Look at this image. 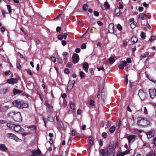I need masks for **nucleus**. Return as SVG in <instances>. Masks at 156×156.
<instances>
[{
    "label": "nucleus",
    "instance_id": "nucleus-42",
    "mask_svg": "<svg viewBox=\"0 0 156 156\" xmlns=\"http://www.w3.org/2000/svg\"><path fill=\"white\" fill-rule=\"evenodd\" d=\"M70 83H68L67 86V89L68 90H71L73 87V85H70Z\"/></svg>",
    "mask_w": 156,
    "mask_h": 156
},
{
    "label": "nucleus",
    "instance_id": "nucleus-56",
    "mask_svg": "<svg viewBox=\"0 0 156 156\" xmlns=\"http://www.w3.org/2000/svg\"><path fill=\"white\" fill-rule=\"evenodd\" d=\"M58 38L60 40H62L63 38V37L62 35H59L58 36Z\"/></svg>",
    "mask_w": 156,
    "mask_h": 156
},
{
    "label": "nucleus",
    "instance_id": "nucleus-57",
    "mask_svg": "<svg viewBox=\"0 0 156 156\" xmlns=\"http://www.w3.org/2000/svg\"><path fill=\"white\" fill-rule=\"evenodd\" d=\"M51 60L54 62H55L56 61V58L55 57L52 56L51 57Z\"/></svg>",
    "mask_w": 156,
    "mask_h": 156
},
{
    "label": "nucleus",
    "instance_id": "nucleus-52",
    "mask_svg": "<svg viewBox=\"0 0 156 156\" xmlns=\"http://www.w3.org/2000/svg\"><path fill=\"white\" fill-rule=\"evenodd\" d=\"M80 75L82 78H83L84 77V73L81 71L80 73Z\"/></svg>",
    "mask_w": 156,
    "mask_h": 156
},
{
    "label": "nucleus",
    "instance_id": "nucleus-9",
    "mask_svg": "<svg viewBox=\"0 0 156 156\" xmlns=\"http://www.w3.org/2000/svg\"><path fill=\"white\" fill-rule=\"evenodd\" d=\"M16 132L20 133L23 132L24 130L22 128L21 126L18 125H15L13 129Z\"/></svg>",
    "mask_w": 156,
    "mask_h": 156
},
{
    "label": "nucleus",
    "instance_id": "nucleus-39",
    "mask_svg": "<svg viewBox=\"0 0 156 156\" xmlns=\"http://www.w3.org/2000/svg\"><path fill=\"white\" fill-rule=\"evenodd\" d=\"M140 36L142 39H145L146 37L145 33L143 31L141 32L140 34Z\"/></svg>",
    "mask_w": 156,
    "mask_h": 156
},
{
    "label": "nucleus",
    "instance_id": "nucleus-14",
    "mask_svg": "<svg viewBox=\"0 0 156 156\" xmlns=\"http://www.w3.org/2000/svg\"><path fill=\"white\" fill-rule=\"evenodd\" d=\"M88 138L89 140V143L88 145L89 150H90L93 144L94 139L93 137L91 136H89L88 137Z\"/></svg>",
    "mask_w": 156,
    "mask_h": 156
},
{
    "label": "nucleus",
    "instance_id": "nucleus-46",
    "mask_svg": "<svg viewBox=\"0 0 156 156\" xmlns=\"http://www.w3.org/2000/svg\"><path fill=\"white\" fill-rule=\"evenodd\" d=\"M77 134L76 130L74 129H73L72 132V135L73 136H75Z\"/></svg>",
    "mask_w": 156,
    "mask_h": 156
},
{
    "label": "nucleus",
    "instance_id": "nucleus-63",
    "mask_svg": "<svg viewBox=\"0 0 156 156\" xmlns=\"http://www.w3.org/2000/svg\"><path fill=\"white\" fill-rule=\"evenodd\" d=\"M154 37L153 36H151V38L149 39V41L152 42V41H153L154 40Z\"/></svg>",
    "mask_w": 156,
    "mask_h": 156
},
{
    "label": "nucleus",
    "instance_id": "nucleus-48",
    "mask_svg": "<svg viewBox=\"0 0 156 156\" xmlns=\"http://www.w3.org/2000/svg\"><path fill=\"white\" fill-rule=\"evenodd\" d=\"M124 154L123 152H118L117 154V156H124Z\"/></svg>",
    "mask_w": 156,
    "mask_h": 156
},
{
    "label": "nucleus",
    "instance_id": "nucleus-13",
    "mask_svg": "<svg viewBox=\"0 0 156 156\" xmlns=\"http://www.w3.org/2000/svg\"><path fill=\"white\" fill-rule=\"evenodd\" d=\"M136 138V136L133 135H130L127 138L129 143L133 142L135 140Z\"/></svg>",
    "mask_w": 156,
    "mask_h": 156
},
{
    "label": "nucleus",
    "instance_id": "nucleus-1",
    "mask_svg": "<svg viewBox=\"0 0 156 156\" xmlns=\"http://www.w3.org/2000/svg\"><path fill=\"white\" fill-rule=\"evenodd\" d=\"M115 147L114 143H110L106 150L101 149L100 151V153L103 156H107L112 153Z\"/></svg>",
    "mask_w": 156,
    "mask_h": 156
},
{
    "label": "nucleus",
    "instance_id": "nucleus-36",
    "mask_svg": "<svg viewBox=\"0 0 156 156\" xmlns=\"http://www.w3.org/2000/svg\"><path fill=\"white\" fill-rule=\"evenodd\" d=\"M16 68L19 69H21V66L20 65V62L19 61H17L16 63Z\"/></svg>",
    "mask_w": 156,
    "mask_h": 156
},
{
    "label": "nucleus",
    "instance_id": "nucleus-17",
    "mask_svg": "<svg viewBox=\"0 0 156 156\" xmlns=\"http://www.w3.org/2000/svg\"><path fill=\"white\" fill-rule=\"evenodd\" d=\"M138 95L140 98H141V97H145V94L143 89H140L139 90Z\"/></svg>",
    "mask_w": 156,
    "mask_h": 156
},
{
    "label": "nucleus",
    "instance_id": "nucleus-6",
    "mask_svg": "<svg viewBox=\"0 0 156 156\" xmlns=\"http://www.w3.org/2000/svg\"><path fill=\"white\" fill-rule=\"evenodd\" d=\"M80 58L78 55L76 53H74L72 57V62L74 64L77 63L79 60Z\"/></svg>",
    "mask_w": 156,
    "mask_h": 156
},
{
    "label": "nucleus",
    "instance_id": "nucleus-37",
    "mask_svg": "<svg viewBox=\"0 0 156 156\" xmlns=\"http://www.w3.org/2000/svg\"><path fill=\"white\" fill-rule=\"evenodd\" d=\"M94 101L92 100H91L90 101V103H89L90 107H93L94 106Z\"/></svg>",
    "mask_w": 156,
    "mask_h": 156
},
{
    "label": "nucleus",
    "instance_id": "nucleus-31",
    "mask_svg": "<svg viewBox=\"0 0 156 156\" xmlns=\"http://www.w3.org/2000/svg\"><path fill=\"white\" fill-rule=\"evenodd\" d=\"M137 24V23L135 22H133L132 23L130 24V27L132 28H134L136 26Z\"/></svg>",
    "mask_w": 156,
    "mask_h": 156
},
{
    "label": "nucleus",
    "instance_id": "nucleus-10",
    "mask_svg": "<svg viewBox=\"0 0 156 156\" xmlns=\"http://www.w3.org/2000/svg\"><path fill=\"white\" fill-rule=\"evenodd\" d=\"M149 93L150 98H154L156 96V89L153 88L149 89Z\"/></svg>",
    "mask_w": 156,
    "mask_h": 156
},
{
    "label": "nucleus",
    "instance_id": "nucleus-32",
    "mask_svg": "<svg viewBox=\"0 0 156 156\" xmlns=\"http://www.w3.org/2000/svg\"><path fill=\"white\" fill-rule=\"evenodd\" d=\"M88 7V5L87 4H84L83 6V10L84 11H86L87 10V8Z\"/></svg>",
    "mask_w": 156,
    "mask_h": 156
},
{
    "label": "nucleus",
    "instance_id": "nucleus-22",
    "mask_svg": "<svg viewBox=\"0 0 156 156\" xmlns=\"http://www.w3.org/2000/svg\"><path fill=\"white\" fill-rule=\"evenodd\" d=\"M131 40L133 43L134 44L137 42L138 39L136 36L133 35L131 38Z\"/></svg>",
    "mask_w": 156,
    "mask_h": 156
},
{
    "label": "nucleus",
    "instance_id": "nucleus-23",
    "mask_svg": "<svg viewBox=\"0 0 156 156\" xmlns=\"http://www.w3.org/2000/svg\"><path fill=\"white\" fill-rule=\"evenodd\" d=\"M147 77L148 78V79L151 82L154 83H155L156 82V80L154 79V78L150 75H147Z\"/></svg>",
    "mask_w": 156,
    "mask_h": 156
},
{
    "label": "nucleus",
    "instance_id": "nucleus-51",
    "mask_svg": "<svg viewBox=\"0 0 156 156\" xmlns=\"http://www.w3.org/2000/svg\"><path fill=\"white\" fill-rule=\"evenodd\" d=\"M94 15L96 16H99V13L97 11H94Z\"/></svg>",
    "mask_w": 156,
    "mask_h": 156
},
{
    "label": "nucleus",
    "instance_id": "nucleus-15",
    "mask_svg": "<svg viewBox=\"0 0 156 156\" xmlns=\"http://www.w3.org/2000/svg\"><path fill=\"white\" fill-rule=\"evenodd\" d=\"M7 81L9 83L14 84V83L18 82V79L17 78H11L9 79H8Z\"/></svg>",
    "mask_w": 156,
    "mask_h": 156
},
{
    "label": "nucleus",
    "instance_id": "nucleus-59",
    "mask_svg": "<svg viewBox=\"0 0 156 156\" xmlns=\"http://www.w3.org/2000/svg\"><path fill=\"white\" fill-rule=\"evenodd\" d=\"M72 66V64L70 62H68L66 64V67L68 68H70Z\"/></svg>",
    "mask_w": 156,
    "mask_h": 156
},
{
    "label": "nucleus",
    "instance_id": "nucleus-4",
    "mask_svg": "<svg viewBox=\"0 0 156 156\" xmlns=\"http://www.w3.org/2000/svg\"><path fill=\"white\" fill-rule=\"evenodd\" d=\"M150 123V121L145 118H139L137 121V125L142 127H146Z\"/></svg>",
    "mask_w": 156,
    "mask_h": 156
},
{
    "label": "nucleus",
    "instance_id": "nucleus-40",
    "mask_svg": "<svg viewBox=\"0 0 156 156\" xmlns=\"http://www.w3.org/2000/svg\"><path fill=\"white\" fill-rule=\"evenodd\" d=\"M97 69L99 71H100L101 70H102L103 71H104L105 70L104 67L102 66H98L97 67Z\"/></svg>",
    "mask_w": 156,
    "mask_h": 156
},
{
    "label": "nucleus",
    "instance_id": "nucleus-41",
    "mask_svg": "<svg viewBox=\"0 0 156 156\" xmlns=\"http://www.w3.org/2000/svg\"><path fill=\"white\" fill-rule=\"evenodd\" d=\"M149 55V53L147 52H145L144 54L141 55V56L143 58H145L147 57Z\"/></svg>",
    "mask_w": 156,
    "mask_h": 156
},
{
    "label": "nucleus",
    "instance_id": "nucleus-24",
    "mask_svg": "<svg viewBox=\"0 0 156 156\" xmlns=\"http://www.w3.org/2000/svg\"><path fill=\"white\" fill-rule=\"evenodd\" d=\"M15 125L12 124V123H7V126L9 127L10 129H14V128Z\"/></svg>",
    "mask_w": 156,
    "mask_h": 156
},
{
    "label": "nucleus",
    "instance_id": "nucleus-26",
    "mask_svg": "<svg viewBox=\"0 0 156 156\" xmlns=\"http://www.w3.org/2000/svg\"><path fill=\"white\" fill-rule=\"evenodd\" d=\"M9 91V90L7 87H5L2 89L1 90H0L1 93L3 94H5L7 92H8Z\"/></svg>",
    "mask_w": 156,
    "mask_h": 156
},
{
    "label": "nucleus",
    "instance_id": "nucleus-58",
    "mask_svg": "<svg viewBox=\"0 0 156 156\" xmlns=\"http://www.w3.org/2000/svg\"><path fill=\"white\" fill-rule=\"evenodd\" d=\"M124 155L128 154L130 152V151L129 150H127L123 152Z\"/></svg>",
    "mask_w": 156,
    "mask_h": 156
},
{
    "label": "nucleus",
    "instance_id": "nucleus-12",
    "mask_svg": "<svg viewBox=\"0 0 156 156\" xmlns=\"http://www.w3.org/2000/svg\"><path fill=\"white\" fill-rule=\"evenodd\" d=\"M22 91L21 90L16 89H13V94L14 95H16V94H20L21 95H24V96H27V95H26V94H24L23 93H22ZM27 97H28V96H27Z\"/></svg>",
    "mask_w": 156,
    "mask_h": 156
},
{
    "label": "nucleus",
    "instance_id": "nucleus-55",
    "mask_svg": "<svg viewBox=\"0 0 156 156\" xmlns=\"http://www.w3.org/2000/svg\"><path fill=\"white\" fill-rule=\"evenodd\" d=\"M102 136L104 138H105L107 137V134L105 133H103L102 134Z\"/></svg>",
    "mask_w": 156,
    "mask_h": 156
},
{
    "label": "nucleus",
    "instance_id": "nucleus-54",
    "mask_svg": "<svg viewBox=\"0 0 156 156\" xmlns=\"http://www.w3.org/2000/svg\"><path fill=\"white\" fill-rule=\"evenodd\" d=\"M70 83V85H72L73 86V84L75 83V81L74 80H70L69 81L68 83Z\"/></svg>",
    "mask_w": 156,
    "mask_h": 156
},
{
    "label": "nucleus",
    "instance_id": "nucleus-53",
    "mask_svg": "<svg viewBox=\"0 0 156 156\" xmlns=\"http://www.w3.org/2000/svg\"><path fill=\"white\" fill-rule=\"evenodd\" d=\"M64 72L65 73L69 74L70 73V72L68 69H65L64 70Z\"/></svg>",
    "mask_w": 156,
    "mask_h": 156
},
{
    "label": "nucleus",
    "instance_id": "nucleus-8",
    "mask_svg": "<svg viewBox=\"0 0 156 156\" xmlns=\"http://www.w3.org/2000/svg\"><path fill=\"white\" fill-rule=\"evenodd\" d=\"M32 154L31 156H40L41 151L38 148L37 150H32L31 151Z\"/></svg>",
    "mask_w": 156,
    "mask_h": 156
},
{
    "label": "nucleus",
    "instance_id": "nucleus-38",
    "mask_svg": "<svg viewBox=\"0 0 156 156\" xmlns=\"http://www.w3.org/2000/svg\"><path fill=\"white\" fill-rule=\"evenodd\" d=\"M70 107L71 108L73 109L74 110L75 108V105L74 103H70Z\"/></svg>",
    "mask_w": 156,
    "mask_h": 156
},
{
    "label": "nucleus",
    "instance_id": "nucleus-61",
    "mask_svg": "<svg viewBox=\"0 0 156 156\" xmlns=\"http://www.w3.org/2000/svg\"><path fill=\"white\" fill-rule=\"evenodd\" d=\"M97 24L99 26H102L103 25V23L100 21H98L97 22Z\"/></svg>",
    "mask_w": 156,
    "mask_h": 156
},
{
    "label": "nucleus",
    "instance_id": "nucleus-33",
    "mask_svg": "<svg viewBox=\"0 0 156 156\" xmlns=\"http://www.w3.org/2000/svg\"><path fill=\"white\" fill-rule=\"evenodd\" d=\"M108 60L109 62L111 63H113L115 61V59L114 58L112 57H110L109 58Z\"/></svg>",
    "mask_w": 156,
    "mask_h": 156
},
{
    "label": "nucleus",
    "instance_id": "nucleus-49",
    "mask_svg": "<svg viewBox=\"0 0 156 156\" xmlns=\"http://www.w3.org/2000/svg\"><path fill=\"white\" fill-rule=\"evenodd\" d=\"M86 48V45L85 43H83L81 46V48L82 49H85Z\"/></svg>",
    "mask_w": 156,
    "mask_h": 156
},
{
    "label": "nucleus",
    "instance_id": "nucleus-19",
    "mask_svg": "<svg viewBox=\"0 0 156 156\" xmlns=\"http://www.w3.org/2000/svg\"><path fill=\"white\" fill-rule=\"evenodd\" d=\"M0 149L2 151H5L8 149V148L4 144H0Z\"/></svg>",
    "mask_w": 156,
    "mask_h": 156
},
{
    "label": "nucleus",
    "instance_id": "nucleus-25",
    "mask_svg": "<svg viewBox=\"0 0 156 156\" xmlns=\"http://www.w3.org/2000/svg\"><path fill=\"white\" fill-rule=\"evenodd\" d=\"M133 130L134 133L136 134L140 133L143 132V130H142L138 129L136 128L134 129Z\"/></svg>",
    "mask_w": 156,
    "mask_h": 156
},
{
    "label": "nucleus",
    "instance_id": "nucleus-30",
    "mask_svg": "<svg viewBox=\"0 0 156 156\" xmlns=\"http://www.w3.org/2000/svg\"><path fill=\"white\" fill-rule=\"evenodd\" d=\"M115 129V126H112L109 129V132L111 133H113Z\"/></svg>",
    "mask_w": 156,
    "mask_h": 156
},
{
    "label": "nucleus",
    "instance_id": "nucleus-60",
    "mask_svg": "<svg viewBox=\"0 0 156 156\" xmlns=\"http://www.w3.org/2000/svg\"><path fill=\"white\" fill-rule=\"evenodd\" d=\"M103 141L102 140H100L99 142V144L101 146L103 145Z\"/></svg>",
    "mask_w": 156,
    "mask_h": 156
},
{
    "label": "nucleus",
    "instance_id": "nucleus-29",
    "mask_svg": "<svg viewBox=\"0 0 156 156\" xmlns=\"http://www.w3.org/2000/svg\"><path fill=\"white\" fill-rule=\"evenodd\" d=\"M146 156H156V155L155 153L153 151H151L147 154Z\"/></svg>",
    "mask_w": 156,
    "mask_h": 156
},
{
    "label": "nucleus",
    "instance_id": "nucleus-18",
    "mask_svg": "<svg viewBox=\"0 0 156 156\" xmlns=\"http://www.w3.org/2000/svg\"><path fill=\"white\" fill-rule=\"evenodd\" d=\"M146 15L145 13H140L139 14L138 18L143 20H144V18L146 17Z\"/></svg>",
    "mask_w": 156,
    "mask_h": 156
},
{
    "label": "nucleus",
    "instance_id": "nucleus-47",
    "mask_svg": "<svg viewBox=\"0 0 156 156\" xmlns=\"http://www.w3.org/2000/svg\"><path fill=\"white\" fill-rule=\"evenodd\" d=\"M27 73L28 74H29V75H30L31 76H32V75H33V73H32L31 70L30 69H27Z\"/></svg>",
    "mask_w": 156,
    "mask_h": 156
},
{
    "label": "nucleus",
    "instance_id": "nucleus-28",
    "mask_svg": "<svg viewBox=\"0 0 156 156\" xmlns=\"http://www.w3.org/2000/svg\"><path fill=\"white\" fill-rule=\"evenodd\" d=\"M120 10L118 8H116L115 9V13L116 16H119L120 14Z\"/></svg>",
    "mask_w": 156,
    "mask_h": 156
},
{
    "label": "nucleus",
    "instance_id": "nucleus-50",
    "mask_svg": "<svg viewBox=\"0 0 156 156\" xmlns=\"http://www.w3.org/2000/svg\"><path fill=\"white\" fill-rule=\"evenodd\" d=\"M127 62L125 61H122L121 62V64H122V65L124 67V66H126V64H127Z\"/></svg>",
    "mask_w": 156,
    "mask_h": 156
},
{
    "label": "nucleus",
    "instance_id": "nucleus-34",
    "mask_svg": "<svg viewBox=\"0 0 156 156\" xmlns=\"http://www.w3.org/2000/svg\"><path fill=\"white\" fill-rule=\"evenodd\" d=\"M28 129H30L32 130H35L36 129V126L34 125H31L27 127Z\"/></svg>",
    "mask_w": 156,
    "mask_h": 156
},
{
    "label": "nucleus",
    "instance_id": "nucleus-35",
    "mask_svg": "<svg viewBox=\"0 0 156 156\" xmlns=\"http://www.w3.org/2000/svg\"><path fill=\"white\" fill-rule=\"evenodd\" d=\"M7 9L9 11V14H11L12 13L11 7L9 5H7Z\"/></svg>",
    "mask_w": 156,
    "mask_h": 156
},
{
    "label": "nucleus",
    "instance_id": "nucleus-27",
    "mask_svg": "<svg viewBox=\"0 0 156 156\" xmlns=\"http://www.w3.org/2000/svg\"><path fill=\"white\" fill-rule=\"evenodd\" d=\"M154 136V134L152 133V131L151 130L150 131L147 133V136L148 138H150Z\"/></svg>",
    "mask_w": 156,
    "mask_h": 156
},
{
    "label": "nucleus",
    "instance_id": "nucleus-62",
    "mask_svg": "<svg viewBox=\"0 0 156 156\" xmlns=\"http://www.w3.org/2000/svg\"><path fill=\"white\" fill-rule=\"evenodd\" d=\"M58 62L61 64H62V63H63V61H62V60L59 58H58Z\"/></svg>",
    "mask_w": 156,
    "mask_h": 156
},
{
    "label": "nucleus",
    "instance_id": "nucleus-3",
    "mask_svg": "<svg viewBox=\"0 0 156 156\" xmlns=\"http://www.w3.org/2000/svg\"><path fill=\"white\" fill-rule=\"evenodd\" d=\"M8 117L12 118L14 121L20 122L22 120L21 113L20 112H10L8 114Z\"/></svg>",
    "mask_w": 156,
    "mask_h": 156
},
{
    "label": "nucleus",
    "instance_id": "nucleus-16",
    "mask_svg": "<svg viewBox=\"0 0 156 156\" xmlns=\"http://www.w3.org/2000/svg\"><path fill=\"white\" fill-rule=\"evenodd\" d=\"M45 104L47 108L50 110V111L52 112H53V107L52 106H51L49 103V101H45Z\"/></svg>",
    "mask_w": 156,
    "mask_h": 156
},
{
    "label": "nucleus",
    "instance_id": "nucleus-44",
    "mask_svg": "<svg viewBox=\"0 0 156 156\" xmlns=\"http://www.w3.org/2000/svg\"><path fill=\"white\" fill-rule=\"evenodd\" d=\"M63 105L64 107H66L67 105V102L66 100L65 99V98H63Z\"/></svg>",
    "mask_w": 156,
    "mask_h": 156
},
{
    "label": "nucleus",
    "instance_id": "nucleus-7",
    "mask_svg": "<svg viewBox=\"0 0 156 156\" xmlns=\"http://www.w3.org/2000/svg\"><path fill=\"white\" fill-rule=\"evenodd\" d=\"M42 119L44 122L45 124V126H46L47 123V121H49L51 122H53V118L50 115L48 116V118L47 119L45 118L44 117H42Z\"/></svg>",
    "mask_w": 156,
    "mask_h": 156
},
{
    "label": "nucleus",
    "instance_id": "nucleus-2",
    "mask_svg": "<svg viewBox=\"0 0 156 156\" xmlns=\"http://www.w3.org/2000/svg\"><path fill=\"white\" fill-rule=\"evenodd\" d=\"M12 104L14 106L18 108H26L28 107V103L23 100L19 101L16 100L13 101Z\"/></svg>",
    "mask_w": 156,
    "mask_h": 156
},
{
    "label": "nucleus",
    "instance_id": "nucleus-21",
    "mask_svg": "<svg viewBox=\"0 0 156 156\" xmlns=\"http://www.w3.org/2000/svg\"><path fill=\"white\" fill-rule=\"evenodd\" d=\"M56 119L58 122V124L59 125V127L61 128H63L64 127L63 124L61 121L58 119L57 116H56Z\"/></svg>",
    "mask_w": 156,
    "mask_h": 156
},
{
    "label": "nucleus",
    "instance_id": "nucleus-43",
    "mask_svg": "<svg viewBox=\"0 0 156 156\" xmlns=\"http://www.w3.org/2000/svg\"><path fill=\"white\" fill-rule=\"evenodd\" d=\"M104 6L106 9H109L110 7L108 3L107 2H105Z\"/></svg>",
    "mask_w": 156,
    "mask_h": 156
},
{
    "label": "nucleus",
    "instance_id": "nucleus-5",
    "mask_svg": "<svg viewBox=\"0 0 156 156\" xmlns=\"http://www.w3.org/2000/svg\"><path fill=\"white\" fill-rule=\"evenodd\" d=\"M6 135L8 138L13 139L16 142H18L21 140V139H19L13 133H6Z\"/></svg>",
    "mask_w": 156,
    "mask_h": 156
},
{
    "label": "nucleus",
    "instance_id": "nucleus-11",
    "mask_svg": "<svg viewBox=\"0 0 156 156\" xmlns=\"http://www.w3.org/2000/svg\"><path fill=\"white\" fill-rule=\"evenodd\" d=\"M108 30L109 33H114V27L113 23H112L109 24L108 27Z\"/></svg>",
    "mask_w": 156,
    "mask_h": 156
},
{
    "label": "nucleus",
    "instance_id": "nucleus-20",
    "mask_svg": "<svg viewBox=\"0 0 156 156\" xmlns=\"http://www.w3.org/2000/svg\"><path fill=\"white\" fill-rule=\"evenodd\" d=\"M89 68V66L88 63L86 62H85L83 64V68L85 71H87Z\"/></svg>",
    "mask_w": 156,
    "mask_h": 156
},
{
    "label": "nucleus",
    "instance_id": "nucleus-64",
    "mask_svg": "<svg viewBox=\"0 0 156 156\" xmlns=\"http://www.w3.org/2000/svg\"><path fill=\"white\" fill-rule=\"evenodd\" d=\"M66 42L65 41L62 40V44L63 46H65L66 44Z\"/></svg>",
    "mask_w": 156,
    "mask_h": 156
},
{
    "label": "nucleus",
    "instance_id": "nucleus-45",
    "mask_svg": "<svg viewBox=\"0 0 156 156\" xmlns=\"http://www.w3.org/2000/svg\"><path fill=\"white\" fill-rule=\"evenodd\" d=\"M117 27L119 30L120 31L122 29V27L119 24H118Z\"/></svg>",
    "mask_w": 156,
    "mask_h": 156
}]
</instances>
